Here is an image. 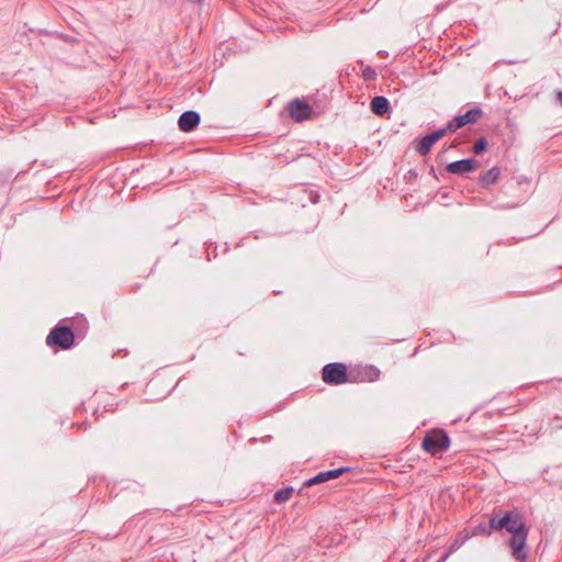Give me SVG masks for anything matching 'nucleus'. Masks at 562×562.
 Listing matches in <instances>:
<instances>
[{"mask_svg":"<svg viewBox=\"0 0 562 562\" xmlns=\"http://www.w3.org/2000/svg\"><path fill=\"white\" fill-rule=\"evenodd\" d=\"M522 524V516L516 509L508 510L505 513H503L501 509H494L493 515L490 518V527L493 528L495 531H501L505 529L512 533L513 531L517 530V526Z\"/></svg>","mask_w":562,"mask_h":562,"instance_id":"nucleus-1","label":"nucleus"},{"mask_svg":"<svg viewBox=\"0 0 562 562\" xmlns=\"http://www.w3.org/2000/svg\"><path fill=\"white\" fill-rule=\"evenodd\" d=\"M450 446V439L447 432L442 429H435L430 431L422 442V447L426 452L432 456L447 451Z\"/></svg>","mask_w":562,"mask_h":562,"instance_id":"nucleus-2","label":"nucleus"},{"mask_svg":"<svg viewBox=\"0 0 562 562\" xmlns=\"http://www.w3.org/2000/svg\"><path fill=\"white\" fill-rule=\"evenodd\" d=\"M529 529L525 525L517 526V530L513 531V537L509 540V547L512 549L513 557L518 561H525L528 557L527 551V538H528Z\"/></svg>","mask_w":562,"mask_h":562,"instance_id":"nucleus-3","label":"nucleus"},{"mask_svg":"<svg viewBox=\"0 0 562 562\" xmlns=\"http://www.w3.org/2000/svg\"><path fill=\"white\" fill-rule=\"evenodd\" d=\"M75 342V335L69 326L56 325L46 337V345L69 349Z\"/></svg>","mask_w":562,"mask_h":562,"instance_id":"nucleus-4","label":"nucleus"},{"mask_svg":"<svg viewBox=\"0 0 562 562\" xmlns=\"http://www.w3.org/2000/svg\"><path fill=\"white\" fill-rule=\"evenodd\" d=\"M322 379L329 385H339L348 381L347 366L341 362H331L322 370Z\"/></svg>","mask_w":562,"mask_h":562,"instance_id":"nucleus-5","label":"nucleus"},{"mask_svg":"<svg viewBox=\"0 0 562 562\" xmlns=\"http://www.w3.org/2000/svg\"><path fill=\"white\" fill-rule=\"evenodd\" d=\"M483 115V111L479 106H474L468 110L464 114H460L454 116L448 124L443 127L448 133H454L457 130L465 126L469 123H475Z\"/></svg>","mask_w":562,"mask_h":562,"instance_id":"nucleus-6","label":"nucleus"},{"mask_svg":"<svg viewBox=\"0 0 562 562\" xmlns=\"http://www.w3.org/2000/svg\"><path fill=\"white\" fill-rule=\"evenodd\" d=\"M480 167V162L474 158H465L449 162L446 170L451 175L463 176L472 172Z\"/></svg>","mask_w":562,"mask_h":562,"instance_id":"nucleus-7","label":"nucleus"},{"mask_svg":"<svg viewBox=\"0 0 562 562\" xmlns=\"http://www.w3.org/2000/svg\"><path fill=\"white\" fill-rule=\"evenodd\" d=\"M288 110H289L290 116L295 122H302V121L308 119L313 112L312 106L307 102L300 100V99L292 100L289 103Z\"/></svg>","mask_w":562,"mask_h":562,"instance_id":"nucleus-8","label":"nucleus"},{"mask_svg":"<svg viewBox=\"0 0 562 562\" xmlns=\"http://www.w3.org/2000/svg\"><path fill=\"white\" fill-rule=\"evenodd\" d=\"M447 135V130L439 128L434 131L432 133L420 138L419 143L416 146V150L420 156H427L434 146L439 139Z\"/></svg>","mask_w":562,"mask_h":562,"instance_id":"nucleus-9","label":"nucleus"},{"mask_svg":"<svg viewBox=\"0 0 562 562\" xmlns=\"http://www.w3.org/2000/svg\"><path fill=\"white\" fill-rule=\"evenodd\" d=\"M200 114L195 111L189 110L183 112L179 120L178 125L182 132L189 133L196 128L200 123Z\"/></svg>","mask_w":562,"mask_h":562,"instance_id":"nucleus-10","label":"nucleus"},{"mask_svg":"<svg viewBox=\"0 0 562 562\" xmlns=\"http://www.w3.org/2000/svg\"><path fill=\"white\" fill-rule=\"evenodd\" d=\"M501 177V168L495 166L488 169L486 172H484L480 179L479 184L483 189H490L492 186H494Z\"/></svg>","mask_w":562,"mask_h":562,"instance_id":"nucleus-11","label":"nucleus"},{"mask_svg":"<svg viewBox=\"0 0 562 562\" xmlns=\"http://www.w3.org/2000/svg\"><path fill=\"white\" fill-rule=\"evenodd\" d=\"M371 111L379 116H383L390 111V101L383 95L374 97L371 101Z\"/></svg>","mask_w":562,"mask_h":562,"instance_id":"nucleus-12","label":"nucleus"},{"mask_svg":"<svg viewBox=\"0 0 562 562\" xmlns=\"http://www.w3.org/2000/svg\"><path fill=\"white\" fill-rule=\"evenodd\" d=\"M292 493H293L292 486L281 488L274 493V502H277V503L286 502L290 499Z\"/></svg>","mask_w":562,"mask_h":562,"instance_id":"nucleus-13","label":"nucleus"},{"mask_svg":"<svg viewBox=\"0 0 562 562\" xmlns=\"http://www.w3.org/2000/svg\"><path fill=\"white\" fill-rule=\"evenodd\" d=\"M493 528L490 527L488 522H481L477 526L473 528L472 535L473 536H486L490 537L493 532Z\"/></svg>","mask_w":562,"mask_h":562,"instance_id":"nucleus-14","label":"nucleus"},{"mask_svg":"<svg viewBox=\"0 0 562 562\" xmlns=\"http://www.w3.org/2000/svg\"><path fill=\"white\" fill-rule=\"evenodd\" d=\"M347 471H349V468L342 467V468L335 469V470H328L323 473L326 476V481H329L333 479H337L338 476H340L342 473H345Z\"/></svg>","mask_w":562,"mask_h":562,"instance_id":"nucleus-15","label":"nucleus"},{"mask_svg":"<svg viewBox=\"0 0 562 562\" xmlns=\"http://www.w3.org/2000/svg\"><path fill=\"white\" fill-rule=\"evenodd\" d=\"M486 147H487V140L485 139V137H481L474 143L473 153L475 155H481L483 151L486 150Z\"/></svg>","mask_w":562,"mask_h":562,"instance_id":"nucleus-16","label":"nucleus"},{"mask_svg":"<svg viewBox=\"0 0 562 562\" xmlns=\"http://www.w3.org/2000/svg\"><path fill=\"white\" fill-rule=\"evenodd\" d=\"M324 482H327L326 481V476L324 475L323 472L314 475L313 477L308 479L305 481V486H312V485H315V484H321V483H324Z\"/></svg>","mask_w":562,"mask_h":562,"instance_id":"nucleus-17","label":"nucleus"},{"mask_svg":"<svg viewBox=\"0 0 562 562\" xmlns=\"http://www.w3.org/2000/svg\"><path fill=\"white\" fill-rule=\"evenodd\" d=\"M362 76H363L364 80L370 81V80H374L376 78V72L372 67L367 66L362 71Z\"/></svg>","mask_w":562,"mask_h":562,"instance_id":"nucleus-18","label":"nucleus"},{"mask_svg":"<svg viewBox=\"0 0 562 562\" xmlns=\"http://www.w3.org/2000/svg\"><path fill=\"white\" fill-rule=\"evenodd\" d=\"M558 99H559V101H560V103H561V105H562V92H559V94H558Z\"/></svg>","mask_w":562,"mask_h":562,"instance_id":"nucleus-19","label":"nucleus"}]
</instances>
